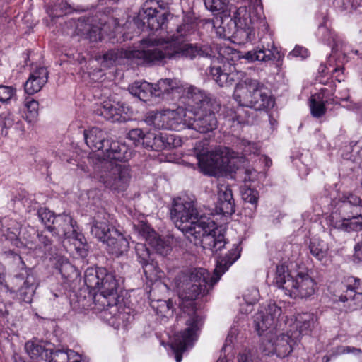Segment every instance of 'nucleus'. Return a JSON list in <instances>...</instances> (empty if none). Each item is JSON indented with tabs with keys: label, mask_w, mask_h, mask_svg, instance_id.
<instances>
[{
	"label": "nucleus",
	"mask_w": 362,
	"mask_h": 362,
	"mask_svg": "<svg viewBox=\"0 0 362 362\" xmlns=\"http://www.w3.org/2000/svg\"><path fill=\"white\" fill-rule=\"evenodd\" d=\"M240 252L239 245L234 244L227 254L218 258L212 276L206 269L199 267L182 272L176 276V288L180 298L183 301L181 305L182 313L177 317L178 322H186V320L196 316L203 325V319L196 313L194 301L210 292L221 276L239 259Z\"/></svg>",
	"instance_id": "1"
},
{
	"label": "nucleus",
	"mask_w": 362,
	"mask_h": 362,
	"mask_svg": "<svg viewBox=\"0 0 362 362\" xmlns=\"http://www.w3.org/2000/svg\"><path fill=\"white\" fill-rule=\"evenodd\" d=\"M170 217L175 226L196 246L209 250L213 253L226 244L223 230L211 218L199 216L195 202L189 197L173 200Z\"/></svg>",
	"instance_id": "2"
},
{
	"label": "nucleus",
	"mask_w": 362,
	"mask_h": 362,
	"mask_svg": "<svg viewBox=\"0 0 362 362\" xmlns=\"http://www.w3.org/2000/svg\"><path fill=\"white\" fill-rule=\"evenodd\" d=\"M209 74L219 86L229 87L236 83L233 98L238 103L239 107L234 112L228 114V119L237 122L238 124L247 122L243 115L245 110L243 107L254 109L256 111H267L272 109L275 104L270 90L261 82L252 78H246L240 81L243 76L242 72L223 71L220 66L211 65L209 68Z\"/></svg>",
	"instance_id": "3"
},
{
	"label": "nucleus",
	"mask_w": 362,
	"mask_h": 362,
	"mask_svg": "<svg viewBox=\"0 0 362 362\" xmlns=\"http://www.w3.org/2000/svg\"><path fill=\"white\" fill-rule=\"evenodd\" d=\"M233 20L236 30L235 37L241 40L240 43L251 42L255 39V30L257 29L259 45L256 49L247 52L243 58L249 62H269L281 58L278 48L275 46L268 24L264 19H252L246 6L238 8L233 13Z\"/></svg>",
	"instance_id": "4"
},
{
	"label": "nucleus",
	"mask_w": 362,
	"mask_h": 362,
	"mask_svg": "<svg viewBox=\"0 0 362 362\" xmlns=\"http://www.w3.org/2000/svg\"><path fill=\"white\" fill-rule=\"evenodd\" d=\"M47 231L51 233L52 239L49 240L47 235V247L49 243L53 245L49 247V262L52 265L59 271L65 279H69L71 272H75V268L58 253L59 247L61 246L62 239L67 238L75 246L76 250L81 256L87 254L85 238L81 233L76 231L73 225L72 218L66 214L55 216L53 212H47Z\"/></svg>",
	"instance_id": "5"
},
{
	"label": "nucleus",
	"mask_w": 362,
	"mask_h": 362,
	"mask_svg": "<svg viewBox=\"0 0 362 362\" xmlns=\"http://www.w3.org/2000/svg\"><path fill=\"white\" fill-rule=\"evenodd\" d=\"M84 282L90 290H98L93 296V309L103 312L104 317L117 320L128 319V313L123 312L122 304H118L119 284L114 272L105 267H89L85 271Z\"/></svg>",
	"instance_id": "6"
},
{
	"label": "nucleus",
	"mask_w": 362,
	"mask_h": 362,
	"mask_svg": "<svg viewBox=\"0 0 362 362\" xmlns=\"http://www.w3.org/2000/svg\"><path fill=\"white\" fill-rule=\"evenodd\" d=\"M281 313L280 307L275 303L269 302L254 317L255 327L259 335H262L264 332L269 330L261 344V350L266 356L275 354L277 357L285 358L293 351L296 344V339L288 334H272Z\"/></svg>",
	"instance_id": "7"
},
{
	"label": "nucleus",
	"mask_w": 362,
	"mask_h": 362,
	"mask_svg": "<svg viewBox=\"0 0 362 362\" xmlns=\"http://www.w3.org/2000/svg\"><path fill=\"white\" fill-rule=\"evenodd\" d=\"M274 283L293 298L307 299L315 293L317 288L316 281L308 272H300L293 277L284 264L276 266Z\"/></svg>",
	"instance_id": "8"
},
{
	"label": "nucleus",
	"mask_w": 362,
	"mask_h": 362,
	"mask_svg": "<svg viewBox=\"0 0 362 362\" xmlns=\"http://www.w3.org/2000/svg\"><path fill=\"white\" fill-rule=\"evenodd\" d=\"M84 139L92 151H101L103 159L128 160L131 153L124 144L107 139V134L98 127L84 131Z\"/></svg>",
	"instance_id": "9"
},
{
	"label": "nucleus",
	"mask_w": 362,
	"mask_h": 362,
	"mask_svg": "<svg viewBox=\"0 0 362 362\" xmlns=\"http://www.w3.org/2000/svg\"><path fill=\"white\" fill-rule=\"evenodd\" d=\"M103 160L97 173L98 180L107 188L116 191L124 190L131 178L129 166L118 163L117 160Z\"/></svg>",
	"instance_id": "10"
},
{
	"label": "nucleus",
	"mask_w": 362,
	"mask_h": 362,
	"mask_svg": "<svg viewBox=\"0 0 362 362\" xmlns=\"http://www.w3.org/2000/svg\"><path fill=\"white\" fill-rule=\"evenodd\" d=\"M185 25H180L177 28V35L172 36L170 44V53L168 56L171 60H178L180 59H194L200 57H211L212 54L211 49L206 46H198L197 45L183 43L179 41V36L186 35Z\"/></svg>",
	"instance_id": "11"
},
{
	"label": "nucleus",
	"mask_w": 362,
	"mask_h": 362,
	"mask_svg": "<svg viewBox=\"0 0 362 362\" xmlns=\"http://www.w3.org/2000/svg\"><path fill=\"white\" fill-rule=\"evenodd\" d=\"M184 323L187 327L175 334L172 344V348L175 352L176 362H180L182 358V353L193 346L197 339V332L202 326V320L196 316L186 320V322Z\"/></svg>",
	"instance_id": "12"
},
{
	"label": "nucleus",
	"mask_w": 362,
	"mask_h": 362,
	"mask_svg": "<svg viewBox=\"0 0 362 362\" xmlns=\"http://www.w3.org/2000/svg\"><path fill=\"white\" fill-rule=\"evenodd\" d=\"M168 16L169 13L160 8L159 2L156 0L145 2L142 7V11L139 13L144 27L150 30H158L162 28L168 20Z\"/></svg>",
	"instance_id": "13"
},
{
	"label": "nucleus",
	"mask_w": 362,
	"mask_h": 362,
	"mask_svg": "<svg viewBox=\"0 0 362 362\" xmlns=\"http://www.w3.org/2000/svg\"><path fill=\"white\" fill-rule=\"evenodd\" d=\"M168 52H170L169 42L161 47L133 50L132 51V59L139 60L138 64L146 66L163 65L168 60H170Z\"/></svg>",
	"instance_id": "14"
},
{
	"label": "nucleus",
	"mask_w": 362,
	"mask_h": 362,
	"mask_svg": "<svg viewBox=\"0 0 362 362\" xmlns=\"http://www.w3.org/2000/svg\"><path fill=\"white\" fill-rule=\"evenodd\" d=\"M180 140L176 141L175 136L163 133L148 132L144 133L141 146L156 151L170 149L176 147Z\"/></svg>",
	"instance_id": "15"
},
{
	"label": "nucleus",
	"mask_w": 362,
	"mask_h": 362,
	"mask_svg": "<svg viewBox=\"0 0 362 362\" xmlns=\"http://www.w3.org/2000/svg\"><path fill=\"white\" fill-rule=\"evenodd\" d=\"M225 156L228 159L239 158V153L233 151L228 147H223L218 151L199 154L197 156L198 163L202 168L213 170L221 168L223 161L222 158Z\"/></svg>",
	"instance_id": "16"
},
{
	"label": "nucleus",
	"mask_w": 362,
	"mask_h": 362,
	"mask_svg": "<svg viewBox=\"0 0 362 362\" xmlns=\"http://www.w3.org/2000/svg\"><path fill=\"white\" fill-rule=\"evenodd\" d=\"M195 115V119L191 118L190 129L200 133H207L216 129L218 121L211 109L197 111Z\"/></svg>",
	"instance_id": "17"
},
{
	"label": "nucleus",
	"mask_w": 362,
	"mask_h": 362,
	"mask_svg": "<svg viewBox=\"0 0 362 362\" xmlns=\"http://www.w3.org/2000/svg\"><path fill=\"white\" fill-rule=\"evenodd\" d=\"M105 243L107 252L116 257L122 255L128 251L129 247L127 239L122 233L113 227H112L111 235L109 234V238Z\"/></svg>",
	"instance_id": "18"
},
{
	"label": "nucleus",
	"mask_w": 362,
	"mask_h": 362,
	"mask_svg": "<svg viewBox=\"0 0 362 362\" xmlns=\"http://www.w3.org/2000/svg\"><path fill=\"white\" fill-rule=\"evenodd\" d=\"M235 201L232 190L225 185L218 187L216 208L223 215H231L235 212Z\"/></svg>",
	"instance_id": "19"
},
{
	"label": "nucleus",
	"mask_w": 362,
	"mask_h": 362,
	"mask_svg": "<svg viewBox=\"0 0 362 362\" xmlns=\"http://www.w3.org/2000/svg\"><path fill=\"white\" fill-rule=\"evenodd\" d=\"M341 221L337 223V227L346 232L358 231L362 229L361 211H350L341 212Z\"/></svg>",
	"instance_id": "20"
},
{
	"label": "nucleus",
	"mask_w": 362,
	"mask_h": 362,
	"mask_svg": "<svg viewBox=\"0 0 362 362\" xmlns=\"http://www.w3.org/2000/svg\"><path fill=\"white\" fill-rule=\"evenodd\" d=\"M187 97L192 100V106L195 112L211 109L212 103L206 93L199 88L190 86L187 90Z\"/></svg>",
	"instance_id": "21"
},
{
	"label": "nucleus",
	"mask_w": 362,
	"mask_h": 362,
	"mask_svg": "<svg viewBox=\"0 0 362 362\" xmlns=\"http://www.w3.org/2000/svg\"><path fill=\"white\" fill-rule=\"evenodd\" d=\"M170 129L180 131L185 128L190 129L191 117L183 107L175 110L169 109Z\"/></svg>",
	"instance_id": "22"
},
{
	"label": "nucleus",
	"mask_w": 362,
	"mask_h": 362,
	"mask_svg": "<svg viewBox=\"0 0 362 362\" xmlns=\"http://www.w3.org/2000/svg\"><path fill=\"white\" fill-rule=\"evenodd\" d=\"M45 69L40 67L30 75L24 85L25 91L28 95L38 92L45 83Z\"/></svg>",
	"instance_id": "23"
},
{
	"label": "nucleus",
	"mask_w": 362,
	"mask_h": 362,
	"mask_svg": "<svg viewBox=\"0 0 362 362\" xmlns=\"http://www.w3.org/2000/svg\"><path fill=\"white\" fill-rule=\"evenodd\" d=\"M125 112L123 106L117 103L113 105L110 103H105L97 110V113L104 117L106 120L111 122H120L122 118V114Z\"/></svg>",
	"instance_id": "24"
},
{
	"label": "nucleus",
	"mask_w": 362,
	"mask_h": 362,
	"mask_svg": "<svg viewBox=\"0 0 362 362\" xmlns=\"http://www.w3.org/2000/svg\"><path fill=\"white\" fill-rule=\"evenodd\" d=\"M129 93L142 101H148L154 97L153 84L146 81H135L129 86Z\"/></svg>",
	"instance_id": "25"
},
{
	"label": "nucleus",
	"mask_w": 362,
	"mask_h": 362,
	"mask_svg": "<svg viewBox=\"0 0 362 362\" xmlns=\"http://www.w3.org/2000/svg\"><path fill=\"white\" fill-rule=\"evenodd\" d=\"M0 230L6 238L11 240L16 246L18 247L21 244L18 238L20 233V225L16 221L6 218L3 220L0 219Z\"/></svg>",
	"instance_id": "26"
},
{
	"label": "nucleus",
	"mask_w": 362,
	"mask_h": 362,
	"mask_svg": "<svg viewBox=\"0 0 362 362\" xmlns=\"http://www.w3.org/2000/svg\"><path fill=\"white\" fill-rule=\"evenodd\" d=\"M342 157L354 163L362 162V139L352 141L343 148Z\"/></svg>",
	"instance_id": "27"
},
{
	"label": "nucleus",
	"mask_w": 362,
	"mask_h": 362,
	"mask_svg": "<svg viewBox=\"0 0 362 362\" xmlns=\"http://www.w3.org/2000/svg\"><path fill=\"white\" fill-rule=\"evenodd\" d=\"M151 307L161 320L165 321L173 316L175 308L171 300H153Z\"/></svg>",
	"instance_id": "28"
},
{
	"label": "nucleus",
	"mask_w": 362,
	"mask_h": 362,
	"mask_svg": "<svg viewBox=\"0 0 362 362\" xmlns=\"http://www.w3.org/2000/svg\"><path fill=\"white\" fill-rule=\"evenodd\" d=\"M323 90L321 92L313 95L309 100V106L311 115L315 118H320L327 112V100H324Z\"/></svg>",
	"instance_id": "29"
},
{
	"label": "nucleus",
	"mask_w": 362,
	"mask_h": 362,
	"mask_svg": "<svg viewBox=\"0 0 362 362\" xmlns=\"http://www.w3.org/2000/svg\"><path fill=\"white\" fill-rule=\"evenodd\" d=\"M296 326L301 334H308L315 328L317 318L311 313H302L296 317Z\"/></svg>",
	"instance_id": "30"
},
{
	"label": "nucleus",
	"mask_w": 362,
	"mask_h": 362,
	"mask_svg": "<svg viewBox=\"0 0 362 362\" xmlns=\"http://www.w3.org/2000/svg\"><path fill=\"white\" fill-rule=\"evenodd\" d=\"M348 285L346 290L341 293L339 298L341 302L346 303L354 301L355 298H362V293H357L356 290L359 288L360 279L356 277H349L347 279Z\"/></svg>",
	"instance_id": "31"
},
{
	"label": "nucleus",
	"mask_w": 362,
	"mask_h": 362,
	"mask_svg": "<svg viewBox=\"0 0 362 362\" xmlns=\"http://www.w3.org/2000/svg\"><path fill=\"white\" fill-rule=\"evenodd\" d=\"M16 124V128L23 131L22 122L20 120L16 121L15 116L11 112L6 110L0 114V134L2 136H7L8 129Z\"/></svg>",
	"instance_id": "32"
},
{
	"label": "nucleus",
	"mask_w": 362,
	"mask_h": 362,
	"mask_svg": "<svg viewBox=\"0 0 362 362\" xmlns=\"http://www.w3.org/2000/svg\"><path fill=\"white\" fill-rule=\"evenodd\" d=\"M341 200L340 212H349L350 211H361L362 199L360 197L349 193L344 194Z\"/></svg>",
	"instance_id": "33"
},
{
	"label": "nucleus",
	"mask_w": 362,
	"mask_h": 362,
	"mask_svg": "<svg viewBox=\"0 0 362 362\" xmlns=\"http://www.w3.org/2000/svg\"><path fill=\"white\" fill-rule=\"evenodd\" d=\"M125 58H132V51L114 49L103 54V62L106 63L107 66H110L115 64H121L122 60Z\"/></svg>",
	"instance_id": "34"
},
{
	"label": "nucleus",
	"mask_w": 362,
	"mask_h": 362,
	"mask_svg": "<svg viewBox=\"0 0 362 362\" xmlns=\"http://www.w3.org/2000/svg\"><path fill=\"white\" fill-rule=\"evenodd\" d=\"M179 88L178 83L174 79H160L157 83L153 84L154 97H161L165 94H169Z\"/></svg>",
	"instance_id": "35"
},
{
	"label": "nucleus",
	"mask_w": 362,
	"mask_h": 362,
	"mask_svg": "<svg viewBox=\"0 0 362 362\" xmlns=\"http://www.w3.org/2000/svg\"><path fill=\"white\" fill-rule=\"evenodd\" d=\"M91 234L105 243L109 238V234L112 233V228H110L106 222L94 220L90 228Z\"/></svg>",
	"instance_id": "36"
},
{
	"label": "nucleus",
	"mask_w": 362,
	"mask_h": 362,
	"mask_svg": "<svg viewBox=\"0 0 362 362\" xmlns=\"http://www.w3.org/2000/svg\"><path fill=\"white\" fill-rule=\"evenodd\" d=\"M309 249L312 255L319 261L327 257L329 250L327 245L324 241L316 238L310 240Z\"/></svg>",
	"instance_id": "37"
},
{
	"label": "nucleus",
	"mask_w": 362,
	"mask_h": 362,
	"mask_svg": "<svg viewBox=\"0 0 362 362\" xmlns=\"http://www.w3.org/2000/svg\"><path fill=\"white\" fill-rule=\"evenodd\" d=\"M24 107L25 108V116H23L25 119L29 123L34 122L38 115V102L30 97H27L24 101Z\"/></svg>",
	"instance_id": "38"
},
{
	"label": "nucleus",
	"mask_w": 362,
	"mask_h": 362,
	"mask_svg": "<svg viewBox=\"0 0 362 362\" xmlns=\"http://www.w3.org/2000/svg\"><path fill=\"white\" fill-rule=\"evenodd\" d=\"M207 10L214 15L223 13L227 11L229 0H204Z\"/></svg>",
	"instance_id": "39"
},
{
	"label": "nucleus",
	"mask_w": 362,
	"mask_h": 362,
	"mask_svg": "<svg viewBox=\"0 0 362 362\" xmlns=\"http://www.w3.org/2000/svg\"><path fill=\"white\" fill-rule=\"evenodd\" d=\"M25 349L28 354L33 359H38L42 356L45 351V346L37 339L26 342Z\"/></svg>",
	"instance_id": "40"
},
{
	"label": "nucleus",
	"mask_w": 362,
	"mask_h": 362,
	"mask_svg": "<svg viewBox=\"0 0 362 362\" xmlns=\"http://www.w3.org/2000/svg\"><path fill=\"white\" fill-rule=\"evenodd\" d=\"M259 296V291L255 287L245 291L243 294V299L248 308L244 310L243 306L242 305L240 308L241 312H245V313H250L252 310V306L257 302Z\"/></svg>",
	"instance_id": "41"
},
{
	"label": "nucleus",
	"mask_w": 362,
	"mask_h": 362,
	"mask_svg": "<svg viewBox=\"0 0 362 362\" xmlns=\"http://www.w3.org/2000/svg\"><path fill=\"white\" fill-rule=\"evenodd\" d=\"M351 354L356 356L362 357V350L351 346H337L331 350V356H337L339 355H344Z\"/></svg>",
	"instance_id": "42"
},
{
	"label": "nucleus",
	"mask_w": 362,
	"mask_h": 362,
	"mask_svg": "<svg viewBox=\"0 0 362 362\" xmlns=\"http://www.w3.org/2000/svg\"><path fill=\"white\" fill-rule=\"evenodd\" d=\"M148 243L156 252L162 255H166L170 250V246L160 237L157 236L156 233L155 234V236L150 238Z\"/></svg>",
	"instance_id": "43"
},
{
	"label": "nucleus",
	"mask_w": 362,
	"mask_h": 362,
	"mask_svg": "<svg viewBox=\"0 0 362 362\" xmlns=\"http://www.w3.org/2000/svg\"><path fill=\"white\" fill-rule=\"evenodd\" d=\"M161 111L148 112L144 118V122L148 126L154 127L156 129H161Z\"/></svg>",
	"instance_id": "44"
},
{
	"label": "nucleus",
	"mask_w": 362,
	"mask_h": 362,
	"mask_svg": "<svg viewBox=\"0 0 362 362\" xmlns=\"http://www.w3.org/2000/svg\"><path fill=\"white\" fill-rule=\"evenodd\" d=\"M136 255L140 264H144L151 260L150 252L144 243H137L135 246Z\"/></svg>",
	"instance_id": "45"
},
{
	"label": "nucleus",
	"mask_w": 362,
	"mask_h": 362,
	"mask_svg": "<svg viewBox=\"0 0 362 362\" xmlns=\"http://www.w3.org/2000/svg\"><path fill=\"white\" fill-rule=\"evenodd\" d=\"M141 264L146 279L153 281L158 277V269L153 262H151L150 260Z\"/></svg>",
	"instance_id": "46"
},
{
	"label": "nucleus",
	"mask_w": 362,
	"mask_h": 362,
	"mask_svg": "<svg viewBox=\"0 0 362 362\" xmlns=\"http://www.w3.org/2000/svg\"><path fill=\"white\" fill-rule=\"evenodd\" d=\"M243 199L245 202L251 204L256 209L259 200V192L256 189L247 188L243 192Z\"/></svg>",
	"instance_id": "47"
},
{
	"label": "nucleus",
	"mask_w": 362,
	"mask_h": 362,
	"mask_svg": "<svg viewBox=\"0 0 362 362\" xmlns=\"http://www.w3.org/2000/svg\"><path fill=\"white\" fill-rule=\"evenodd\" d=\"M238 145L239 146L240 148L242 149V153L245 155L252 153L255 154L258 151V146L257 144L251 142L245 139H239Z\"/></svg>",
	"instance_id": "48"
},
{
	"label": "nucleus",
	"mask_w": 362,
	"mask_h": 362,
	"mask_svg": "<svg viewBox=\"0 0 362 362\" xmlns=\"http://www.w3.org/2000/svg\"><path fill=\"white\" fill-rule=\"evenodd\" d=\"M16 94V88L12 86L0 85V102L9 101Z\"/></svg>",
	"instance_id": "49"
},
{
	"label": "nucleus",
	"mask_w": 362,
	"mask_h": 362,
	"mask_svg": "<svg viewBox=\"0 0 362 362\" xmlns=\"http://www.w3.org/2000/svg\"><path fill=\"white\" fill-rule=\"evenodd\" d=\"M144 132L141 129H133L128 132V138L132 140L136 146H141V141Z\"/></svg>",
	"instance_id": "50"
},
{
	"label": "nucleus",
	"mask_w": 362,
	"mask_h": 362,
	"mask_svg": "<svg viewBox=\"0 0 362 362\" xmlns=\"http://www.w3.org/2000/svg\"><path fill=\"white\" fill-rule=\"evenodd\" d=\"M238 362H259L254 352L245 349L238 356Z\"/></svg>",
	"instance_id": "51"
},
{
	"label": "nucleus",
	"mask_w": 362,
	"mask_h": 362,
	"mask_svg": "<svg viewBox=\"0 0 362 362\" xmlns=\"http://www.w3.org/2000/svg\"><path fill=\"white\" fill-rule=\"evenodd\" d=\"M138 228L139 233L146 239L147 242L153 236H155L156 232L147 224L141 223Z\"/></svg>",
	"instance_id": "52"
},
{
	"label": "nucleus",
	"mask_w": 362,
	"mask_h": 362,
	"mask_svg": "<svg viewBox=\"0 0 362 362\" xmlns=\"http://www.w3.org/2000/svg\"><path fill=\"white\" fill-rule=\"evenodd\" d=\"M308 56V51L306 48L296 45L295 48L289 52L288 54V58L291 57H301L302 59H305Z\"/></svg>",
	"instance_id": "53"
},
{
	"label": "nucleus",
	"mask_w": 362,
	"mask_h": 362,
	"mask_svg": "<svg viewBox=\"0 0 362 362\" xmlns=\"http://www.w3.org/2000/svg\"><path fill=\"white\" fill-rule=\"evenodd\" d=\"M88 36L92 42L101 41L103 39L101 29L97 26L90 28L88 31Z\"/></svg>",
	"instance_id": "54"
},
{
	"label": "nucleus",
	"mask_w": 362,
	"mask_h": 362,
	"mask_svg": "<svg viewBox=\"0 0 362 362\" xmlns=\"http://www.w3.org/2000/svg\"><path fill=\"white\" fill-rule=\"evenodd\" d=\"M18 18H21L22 25L25 28H32L35 25V23L33 19V16L30 12H26L23 13L22 16H19Z\"/></svg>",
	"instance_id": "55"
},
{
	"label": "nucleus",
	"mask_w": 362,
	"mask_h": 362,
	"mask_svg": "<svg viewBox=\"0 0 362 362\" xmlns=\"http://www.w3.org/2000/svg\"><path fill=\"white\" fill-rule=\"evenodd\" d=\"M161 129H170L169 109L161 111Z\"/></svg>",
	"instance_id": "56"
},
{
	"label": "nucleus",
	"mask_w": 362,
	"mask_h": 362,
	"mask_svg": "<svg viewBox=\"0 0 362 362\" xmlns=\"http://www.w3.org/2000/svg\"><path fill=\"white\" fill-rule=\"evenodd\" d=\"M355 257L362 261V241L355 245Z\"/></svg>",
	"instance_id": "57"
},
{
	"label": "nucleus",
	"mask_w": 362,
	"mask_h": 362,
	"mask_svg": "<svg viewBox=\"0 0 362 362\" xmlns=\"http://www.w3.org/2000/svg\"><path fill=\"white\" fill-rule=\"evenodd\" d=\"M332 41L334 43V45H332V52H335L338 51V47H339V42L337 41L334 36H332Z\"/></svg>",
	"instance_id": "58"
},
{
	"label": "nucleus",
	"mask_w": 362,
	"mask_h": 362,
	"mask_svg": "<svg viewBox=\"0 0 362 362\" xmlns=\"http://www.w3.org/2000/svg\"><path fill=\"white\" fill-rule=\"evenodd\" d=\"M52 296H53V299L54 300L56 298H64V293L62 291H57V293H55V292H52Z\"/></svg>",
	"instance_id": "59"
},
{
	"label": "nucleus",
	"mask_w": 362,
	"mask_h": 362,
	"mask_svg": "<svg viewBox=\"0 0 362 362\" xmlns=\"http://www.w3.org/2000/svg\"><path fill=\"white\" fill-rule=\"evenodd\" d=\"M13 259L14 261L19 262L22 264V266H24V262H23L22 258L20 255H18V254H13Z\"/></svg>",
	"instance_id": "60"
},
{
	"label": "nucleus",
	"mask_w": 362,
	"mask_h": 362,
	"mask_svg": "<svg viewBox=\"0 0 362 362\" xmlns=\"http://www.w3.org/2000/svg\"><path fill=\"white\" fill-rule=\"evenodd\" d=\"M6 10H7V7H6V8H4V6L1 7V11H0V17H4V18L6 17Z\"/></svg>",
	"instance_id": "61"
},
{
	"label": "nucleus",
	"mask_w": 362,
	"mask_h": 362,
	"mask_svg": "<svg viewBox=\"0 0 362 362\" xmlns=\"http://www.w3.org/2000/svg\"><path fill=\"white\" fill-rule=\"evenodd\" d=\"M361 3V0H356L355 1L351 3V6L354 8H356L357 6H360Z\"/></svg>",
	"instance_id": "62"
},
{
	"label": "nucleus",
	"mask_w": 362,
	"mask_h": 362,
	"mask_svg": "<svg viewBox=\"0 0 362 362\" xmlns=\"http://www.w3.org/2000/svg\"><path fill=\"white\" fill-rule=\"evenodd\" d=\"M354 110H359L362 109V103H356L353 107Z\"/></svg>",
	"instance_id": "63"
},
{
	"label": "nucleus",
	"mask_w": 362,
	"mask_h": 362,
	"mask_svg": "<svg viewBox=\"0 0 362 362\" xmlns=\"http://www.w3.org/2000/svg\"><path fill=\"white\" fill-rule=\"evenodd\" d=\"M334 356H331V352L329 353V356H325L323 357V360L325 362H329L331 358H333Z\"/></svg>",
	"instance_id": "64"
}]
</instances>
